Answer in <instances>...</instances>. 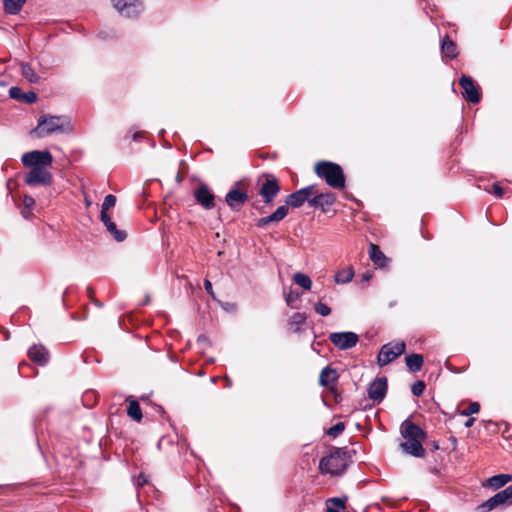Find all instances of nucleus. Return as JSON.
<instances>
[{"instance_id": "1", "label": "nucleus", "mask_w": 512, "mask_h": 512, "mask_svg": "<svg viewBox=\"0 0 512 512\" xmlns=\"http://www.w3.org/2000/svg\"><path fill=\"white\" fill-rule=\"evenodd\" d=\"M22 164L29 167L24 182L29 186H50L53 176L49 171L53 163V156L48 150H33L26 152L21 157Z\"/></svg>"}, {"instance_id": "2", "label": "nucleus", "mask_w": 512, "mask_h": 512, "mask_svg": "<svg viewBox=\"0 0 512 512\" xmlns=\"http://www.w3.org/2000/svg\"><path fill=\"white\" fill-rule=\"evenodd\" d=\"M313 191L314 186L310 185L288 195L286 199V205L278 207L276 211L271 215L258 219L256 222V226L262 228L268 226L269 224L280 222L288 214V205L294 208L301 207L306 201L309 202L310 196L313 194Z\"/></svg>"}, {"instance_id": "3", "label": "nucleus", "mask_w": 512, "mask_h": 512, "mask_svg": "<svg viewBox=\"0 0 512 512\" xmlns=\"http://www.w3.org/2000/svg\"><path fill=\"white\" fill-rule=\"evenodd\" d=\"M400 432L405 440L400 444L403 451L414 457H424L425 449L423 448L422 442L426 437L425 432L418 425L409 420H405L401 424Z\"/></svg>"}, {"instance_id": "4", "label": "nucleus", "mask_w": 512, "mask_h": 512, "mask_svg": "<svg viewBox=\"0 0 512 512\" xmlns=\"http://www.w3.org/2000/svg\"><path fill=\"white\" fill-rule=\"evenodd\" d=\"M69 129V119L64 116L41 115L37 127L30 133L35 138H43L53 133H63Z\"/></svg>"}, {"instance_id": "5", "label": "nucleus", "mask_w": 512, "mask_h": 512, "mask_svg": "<svg viewBox=\"0 0 512 512\" xmlns=\"http://www.w3.org/2000/svg\"><path fill=\"white\" fill-rule=\"evenodd\" d=\"M318 177L324 179L330 187L334 189H342L345 187V176L342 168L333 162H318L314 168Z\"/></svg>"}, {"instance_id": "6", "label": "nucleus", "mask_w": 512, "mask_h": 512, "mask_svg": "<svg viewBox=\"0 0 512 512\" xmlns=\"http://www.w3.org/2000/svg\"><path fill=\"white\" fill-rule=\"evenodd\" d=\"M345 453L336 449L329 456L322 457L319 463V470L322 474L340 475L347 466Z\"/></svg>"}, {"instance_id": "7", "label": "nucleus", "mask_w": 512, "mask_h": 512, "mask_svg": "<svg viewBox=\"0 0 512 512\" xmlns=\"http://www.w3.org/2000/svg\"><path fill=\"white\" fill-rule=\"evenodd\" d=\"M406 350V344L404 341L390 342L383 345L379 351L377 362L379 366L383 367L397 357L402 355Z\"/></svg>"}, {"instance_id": "8", "label": "nucleus", "mask_w": 512, "mask_h": 512, "mask_svg": "<svg viewBox=\"0 0 512 512\" xmlns=\"http://www.w3.org/2000/svg\"><path fill=\"white\" fill-rule=\"evenodd\" d=\"M260 185L259 194L265 203H271L280 191L278 180L271 174H263L258 179Z\"/></svg>"}, {"instance_id": "9", "label": "nucleus", "mask_w": 512, "mask_h": 512, "mask_svg": "<svg viewBox=\"0 0 512 512\" xmlns=\"http://www.w3.org/2000/svg\"><path fill=\"white\" fill-rule=\"evenodd\" d=\"M113 6L125 17H135L143 11L141 0H112Z\"/></svg>"}, {"instance_id": "10", "label": "nucleus", "mask_w": 512, "mask_h": 512, "mask_svg": "<svg viewBox=\"0 0 512 512\" xmlns=\"http://www.w3.org/2000/svg\"><path fill=\"white\" fill-rule=\"evenodd\" d=\"M330 341L339 349L347 350L358 342V335L354 332H334L329 335Z\"/></svg>"}, {"instance_id": "11", "label": "nucleus", "mask_w": 512, "mask_h": 512, "mask_svg": "<svg viewBox=\"0 0 512 512\" xmlns=\"http://www.w3.org/2000/svg\"><path fill=\"white\" fill-rule=\"evenodd\" d=\"M463 89V97L471 103H478L481 99L479 87L474 83L470 76L463 75L459 81Z\"/></svg>"}, {"instance_id": "12", "label": "nucleus", "mask_w": 512, "mask_h": 512, "mask_svg": "<svg viewBox=\"0 0 512 512\" xmlns=\"http://www.w3.org/2000/svg\"><path fill=\"white\" fill-rule=\"evenodd\" d=\"M387 393V379L376 378L368 387V396L375 402H381Z\"/></svg>"}, {"instance_id": "13", "label": "nucleus", "mask_w": 512, "mask_h": 512, "mask_svg": "<svg viewBox=\"0 0 512 512\" xmlns=\"http://www.w3.org/2000/svg\"><path fill=\"white\" fill-rule=\"evenodd\" d=\"M248 195L246 192L237 188L231 189L225 197L227 205L232 209L238 211L247 201Z\"/></svg>"}, {"instance_id": "14", "label": "nucleus", "mask_w": 512, "mask_h": 512, "mask_svg": "<svg viewBox=\"0 0 512 512\" xmlns=\"http://www.w3.org/2000/svg\"><path fill=\"white\" fill-rule=\"evenodd\" d=\"M195 199L203 208L210 210L214 208V195L207 186L201 185L194 192Z\"/></svg>"}, {"instance_id": "15", "label": "nucleus", "mask_w": 512, "mask_h": 512, "mask_svg": "<svg viewBox=\"0 0 512 512\" xmlns=\"http://www.w3.org/2000/svg\"><path fill=\"white\" fill-rule=\"evenodd\" d=\"M336 197L333 193H321L309 200V205L315 208H320L326 212L335 202Z\"/></svg>"}, {"instance_id": "16", "label": "nucleus", "mask_w": 512, "mask_h": 512, "mask_svg": "<svg viewBox=\"0 0 512 512\" xmlns=\"http://www.w3.org/2000/svg\"><path fill=\"white\" fill-rule=\"evenodd\" d=\"M28 356L33 362L42 366L47 364L49 360V353L42 345L31 346L28 350Z\"/></svg>"}, {"instance_id": "17", "label": "nucleus", "mask_w": 512, "mask_h": 512, "mask_svg": "<svg viewBox=\"0 0 512 512\" xmlns=\"http://www.w3.org/2000/svg\"><path fill=\"white\" fill-rule=\"evenodd\" d=\"M369 256L372 262L380 268H384L388 264V258L384 255L380 248L373 243H371L369 246Z\"/></svg>"}, {"instance_id": "18", "label": "nucleus", "mask_w": 512, "mask_h": 512, "mask_svg": "<svg viewBox=\"0 0 512 512\" xmlns=\"http://www.w3.org/2000/svg\"><path fill=\"white\" fill-rule=\"evenodd\" d=\"M504 498L505 497L503 496V494L500 491L497 494H495L494 496H492L491 498H489L486 502L481 504L479 506V509H481L483 512H488L500 505L507 504V502L505 501Z\"/></svg>"}, {"instance_id": "19", "label": "nucleus", "mask_w": 512, "mask_h": 512, "mask_svg": "<svg viewBox=\"0 0 512 512\" xmlns=\"http://www.w3.org/2000/svg\"><path fill=\"white\" fill-rule=\"evenodd\" d=\"M512 480L510 474H497L487 480V485L493 489H499Z\"/></svg>"}, {"instance_id": "20", "label": "nucleus", "mask_w": 512, "mask_h": 512, "mask_svg": "<svg viewBox=\"0 0 512 512\" xmlns=\"http://www.w3.org/2000/svg\"><path fill=\"white\" fill-rule=\"evenodd\" d=\"M337 373L334 369L330 367H325L322 369L319 376V383L321 386H329L337 380Z\"/></svg>"}, {"instance_id": "21", "label": "nucleus", "mask_w": 512, "mask_h": 512, "mask_svg": "<svg viewBox=\"0 0 512 512\" xmlns=\"http://www.w3.org/2000/svg\"><path fill=\"white\" fill-rule=\"evenodd\" d=\"M405 362L408 369L411 372L415 373L421 370L423 366V357L420 354H411L406 356Z\"/></svg>"}, {"instance_id": "22", "label": "nucleus", "mask_w": 512, "mask_h": 512, "mask_svg": "<svg viewBox=\"0 0 512 512\" xmlns=\"http://www.w3.org/2000/svg\"><path fill=\"white\" fill-rule=\"evenodd\" d=\"M354 277V270L352 267H346L336 272L335 282L337 284H347Z\"/></svg>"}, {"instance_id": "23", "label": "nucleus", "mask_w": 512, "mask_h": 512, "mask_svg": "<svg viewBox=\"0 0 512 512\" xmlns=\"http://www.w3.org/2000/svg\"><path fill=\"white\" fill-rule=\"evenodd\" d=\"M21 74L30 83H38L40 81L39 75L34 71L29 63H21Z\"/></svg>"}, {"instance_id": "24", "label": "nucleus", "mask_w": 512, "mask_h": 512, "mask_svg": "<svg viewBox=\"0 0 512 512\" xmlns=\"http://www.w3.org/2000/svg\"><path fill=\"white\" fill-rule=\"evenodd\" d=\"M26 0H4L3 6L6 13L15 15L20 12Z\"/></svg>"}, {"instance_id": "25", "label": "nucleus", "mask_w": 512, "mask_h": 512, "mask_svg": "<svg viewBox=\"0 0 512 512\" xmlns=\"http://www.w3.org/2000/svg\"><path fill=\"white\" fill-rule=\"evenodd\" d=\"M441 51L443 55L451 59L457 56L456 45L447 36L442 40Z\"/></svg>"}, {"instance_id": "26", "label": "nucleus", "mask_w": 512, "mask_h": 512, "mask_svg": "<svg viewBox=\"0 0 512 512\" xmlns=\"http://www.w3.org/2000/svg\"><path fill=\"white\" fill-rule=\"evenodd\" d=\"M326 512H343L345 501L341 498H330L326 501Z\"/></svg>"}, {"instance_id": "27", "label": "nucleus", "mask_w": 512, "mask_h": 512, "mask_svg": "<svg viewBox=\"0 0 512 512\" xmlns=\"http://www.w3.org/2000/svg\"><path fill=\"white\" fill-rule=\"evenodd\" d=\"M306 314L305 313H301V312H296L294 313L290 320H289V326L290 328L297 332L300 330L301 326L305 323L306 321Z\"/></svg>"}, {"instance_id": "28", "label": "nucleus", "mask_w": 512, "mask_h": 512, "mask_svg": "<svg viewBox=\"0 0 512 512\" xmlns=\"http://www.w3.org/2000/svg\"><path fill=\"white\" fill-rule=\"evenodd\" d=\"M127 414L133 420L139 422L142 419V411L139 403L136 400H130L127 408Z\"/></svg>"}, {"instance_id": "29", "label": "nucleus", "mask_w": 512, "mask_h": 512, "mask_svg": "<svg viewBox=\"0 0 512 512\" xmlns=\"http://www.w3.org/2000/svg\"><path fill=\"white\" fill-rule=\"evenodd\" d=\"M293 281L295 284L305 290H310L312 287V281L310 277L304 273L297 272L293 275Z\"/></svg>"}, {"instance_id": "30", "label": "nucleus", "mask_w": 512, "mask_h": 512, "mask_svg": "<svg viewBox=\"0 0 512 512\" xmlns=\"http://www.w3.org/2000/svg\"><path fill=\"white\" fill-rule=\"evenodd\" d=\"M105 227L116 241L121 242L125 240L126 233L122 230H118L114 222H109Z\"/></svg>"}, {"instance_id": "31", "label": "nucleus", "mask_w": 512, "mask_h": 512, "mask_svg": "<svg viewBox=\"0 0 512 512\" xmlns=\"http://www.w3.org/2000/svg\"><path fill=\"white\" fill-rule=\"evenodd\" d=\"M285 295V301L288 306L291 308H297L295 303H297L300 300V294L297 291L290 290Z\"/></svg>"}, {"instance_id": "32", "label": "nucleus", "mask_w": 512, "mask_h": 512, "mask_svg": "<svg viewBox=\"0 0 512 512\" xmlns=\"http://www.w3.org/2000/svg\"><path fill=\"white\" fill-rule=\"evenodd\" d=\"M479 410H480L479 403L478 402H472V403L469 404V406L466 409H464V410H462L460 412V415H462V416H469V415L478 413Z\"/></svg>"}, {"instance_id": "33", "label": "nucleus", "mask_w": 512, "mask_h": 512, "mask_svg": "<svg viewBox=\"0 0 512 512\" xmlns=\"http://www.w3.org/2000/svg\"><path fill=\"white\" fill-rule=\"evenodd\" d=\"M314 309L321 316H328L331 313L330 307L323 302L316 303Z\"/></svg>"}, {"instance_id": "34", "label": "nucleus", "mask_w": 512, "mask_h": 512, "mask_svg": "<svg viewBox=\"0 0 512 512\" xmlns=\"http://www.w3.org/2000/svg\"><path fill=\"white\" fill-rule=\"evenodd\" d=\"M344 429H345L344 423L338 422L329 428L328 434L332 437H337L344 431Z\"/></svg>"}, {"instance_id": "35", "label": "nucleus", "mask_w": 512, "mask_h": 512, "mask_svg": "<svg viewBox=\"0 0 512 512\" xmlns=\"http://www.w3.org/2000/svg\"><path fill=\"white\" fill-rule=\"evenodd\" d=\"M116 204V197L112 194L107 195L104 198L102 203V210L108 211L110 208L114 207Z\"/></svg>"}, {"instance_id": "36", "label": "nucleus", "mask_w": 512, "mask_h": 512, "mask_svg": "<svg viewBox=\"0 0 512 512\" xmlns=\"http://www.w3.org/2000/svg\"><path fill=\"white\" fill-rule=\"evenodd\" d=\"M425 390V384L423 381H416L412 387H411V392L414 396H421L423 394Z\"/></svg>"}, {"instance_id": "37", "label": "nucleus", "mask_w": 512, "mask_h": 512, "mask_svg": "<svg viewBox=\"0 0 512 512\" xmlns=\"http://www.w3.org/2000/svg\"><path fill=\"white\" fill-rule=\"evenodd\" d=\"M9 96L12 99H15V100H18V101H22L23 100V96H24V92H22V90L19 87L13 86L9 90Z\"/></svg>"}, {"instance_id": "38", "label": "nucleus", "mask_w": 512, "mask_h": 512, "mask_svg": "<svg viewBox=\"0 0 512 512\" xmlns=\"http://www.w3.org/2000/svg\"><path fill=\"white\" fill-rule=\"evenodd\" d=\"M23 208L24 209H28V210H32L33 207L35 206V200L33 197L29 196V195H25L23 197Z\"/></svg>"}, {"instance_id": "39", "label": "nucleus", "mask_w": 512, "mask_h": 512, "mask_svg": "<svg viewBox=\"0 0 512 512\" xmlns=\"http://www.w3.org/2000/svg\"><path fill=\"white\" fill-rule=\"evenodd\" d=\"M36 100H37L36 93L31 91V92L24 93L22 102L32 104V103L36 102Z\"/></svg>"}, {"instance_id": "40", "label": "nucleus", "mask_w": 512, "mask_h": 512, "mask_svg": "<svg viewBox=\"0 0 512 512\" xmlns=\"http://www.w3.org/2000/svg\"><path fill=\"white\" fill-rule=\"evenodd\" d=\"M507 504H512V485L501 491Z\"/></svg>"}, {"instance_id": "41", "label": "nucleus", "mask_w": 512, "mask_h": 512, "mask_svg": "<svg viewBox=\"0 0 512 512\" xmlns=\"http://www.w3.org/2000/svg\"><path fill=\"white\" fill-rule=\"evenodd\" d=\"M492 192L497 196V197H502L503 196V188L498 184V183H494L493 186H492Z\"/></svg>"}, {"instance_id": "42", "label": "nucleus", "mask_w": 512, "mask_h": 512, "mask_svg": "<svg viewBox=\"0 0 512 512\" xmlns=\"http://www.w3.org/2000/svg\"><path fill=\"white\" fill-rule=\"evenodd\" d=\"M204 287H205V290L206 292L213 298H215L214 296V291H213V288H212V283L208 280V279H205L204 281Z\"/></svg>"}, {"instance_id": "43", "label": "nucleus", "mask_w": 512, "mask_h": 512, "mask_svg": "<svg viewBox=\"0 0 512 512\" xmlns=\"http://www.w3.org/2000/svg\"><path fill=\"white\" fill-rule=\"evenodd\" d=\"M100 218H101V221L103 222V224H104L105 226H106L107 224H109V222H112V221H111L110 216H109V215H108V213H107V211L101 210Z\"/></svg>"}, {"instance_id": "44", "label": "nucleus", "mask_w": 512, "mask_h": 512, "mask_svg": "<svg viewBox=\"0 0 512 512\" xmlns=\"http://www.w3.org/2000/svg\"><path fill=\"white\" fill-rule=\"evenodd\" d=\"M21 214L23 215V217H25V218H29V217H30V215H31V210H28V209H24V208H22V210H21Z\"/></svg>"}, {"instance_id": "45", "label": "nucleus", "mask_w": 512, "mask_h": 512, "mask_svg": "<svg viewBox=\"0 0 512 512\" xmlns=\"http://www.w3.org/2000/svg\"><path fill=\"white\" fill-rule=\"evenodd\" d=\"M475 422V419L474 418H469L466 422H465V427L469 428L471 427Z\"/></svg>"}, {"instance_id": "46", "label": "nucleus", "mask_w": 512, "mask_h": 512, "mask_svg": "<svg viewBox=\"0 0 512 512\" xmlns=\"http://www.w3.org/2000/svg\"><path fill=\"white\" fill-rule=\"evenodd\" d=\"M370 279H371V274H369V273H364V274L362 275V280H363V281H369Z\"/></svg>"}]
</instances>
